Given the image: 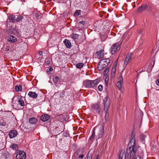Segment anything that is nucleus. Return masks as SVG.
Listing matches in <instances>:
<instances>
[{"label": "nucleus", "instance_id": "37998d69", "mask_svg": "<svg viewBox=\"0 0 159 159\" xmlns=\"http://www.w3.org/2000/svg\"><path fill=\"white\" fill-rule=\"evenodd\" d=\"M134 159H141V156L139 155H138L137 158L136 157Z\"/></svg>", "mask_w": 159, "mask_h": 159}, {"label": "nucleus", "instance_id": "864d4df0", "mask_svg": "<svg viewBox=\"0 0 159 159\" xmlns=\"http://www.w3.org/2000/svg\"><path fill=\"white\" fill-rule=\"evenodd\" d=\"M108 81H105V83L106 84H107L108 83Z\"/></svg>", "mask_w": 159, "mask_h": 159}, {"label": "nucleus", "instance_id": "13d9d810", "mask_svg": "<svg viewBox=\"0 0 159 159\" xmlns=\"http://www.w3.org/2000/svg\"><path fill=\"white\" fill-rule=\"evenodd\" d=\"M117 63V62L116 61H115V63L116 64V65H115L116 66V63Z\"/></svg>", "mask_w": 159, "mask_h": 159}, {"label": "nucleus", "instance_id": "4c0bfd02", "mask_svg": "<svg viewBox=\"0 0 159 159\" xmlns=\"http://www.w3.org/2000/svg\"><path fill=\"white\" fill-rule=\"evenodd\" d=\"M92 156L91 154H88V157L87 158H86L85 159H92Z\"/></svg>", "mask_w": 159, "mask_h": 159}, {"label": "nucleus", "instance_id": "f03ea898", "mask_svg": "<svg viewBox=\"0 0 159 159\" xmlns=\"http://www.w3.org/2000/svg\"><path fill=\"white\" fill-rule=\"evenodd\" d=\"M136 149L135 147L134 146L129 147L126 150V153L128 156L129 155V157L130 159H134L137 158L138 155H135L136 153L135 152Z\"/></svg>", "mask_w": 159, "mask_h": 159}, {"label": "nucleus", "instance_id": "9d476101", "mask_svg": "<svg viewBox=\"0 0 159 159\" xmlns=\"http://www.w3.org/2000/svg\"><path fill=\"white\" fill-rule=\"evenodd\" d=\"M92 108L93 110L97 113H99L100 111V107L98 104H95L92 105Z\"/></svg>", "mask_w": 159, "mask_h": 159}, {"label": "nucleus", "instance_id": "ddd939ff", "mask_svg": "<svg viewBox=\"0 0 159 159\" xmlns=\"http://www.w3.org/2000/svg\"><path fill=\"white\" fill-rule=\"evenodd\" d=\"M98 57L99 59L103 58L104 56V50H101L97 52Z\"/></svg>", "mask_w": 159, "mask_h": 159}, {"label": "nucleus", "instance_id": "de8ad7c7", "mask_svg": "<svg viewBox=\"0 0 159 159\" xmlns=\"http://www.w3.org/2000/svg\"><path fill=\"white\" fill-rule=\"evenodd\" d=\"M49 70L50 71H52L53 70V68L52 67H50Z\"/></svg>", "mask_w": 159, "mask_h": 159}, {"label": "nucleus", "instance_id": "f257e3e1", "mask_svg": "<svg viewBox=\"0 0 159 159\" xmlns=\"http://www.w3.org/2000/svg\"><path fill=\"white\" fill-rule=\"evenodd\" d=\"M103 102V109L104 110L106 113L105 119V121L107 122L109 120V113L108 112L110 104L109 98L107 97H106L104 98Z\"/></svg>", "mask_w": 159, "mask_h": 159}, {"label": "nucleus", "instance_id": "7c9ffc66", "mask_svg": "<svg viewBox=\"0 0 159 159\" xmlns=\"http://www.w3.org/2000/svg\"><path fill=\"white\" fill-rule=\"evenodd\" d=\"M79 36V35L78 34H74L73 33L72 34V38L74 39H78Z\"/></svg>", "mask_w": 159, "mask_h": 159}, {"label": "nucleus", "instance_id": "5fc2aeb1", "mask_svg": "<svg viewBox=\"0 0 159 159\" xmlns=\"http://www.w3.org/2000/svg\"><path fill=\"white\" fill-rule=\"evenodd\" d=\"M117 63V62L116 61H115V63L116 64V65H115L116 66V63Z\"/></svg>", "mask_w": 159, "mask_h": 159}, {"label": "nucleus", "instance_id": "9b49d317", "mask_svg": "<svg viewBox=\"0 0 159 159\" xmlns=\"http://www.w3.org/2000/svg\"><path fill=\"white\" fill-rule=\"evenodd\" d=\"M17 134V132L16 130H13L10 131L9 134V137L11 139L15 137Z\"/></svg>", "mask_w": 159, "mask_h": 159}, {"label": "nucleus", "instance_id": "72a5a7b5", "mask_svg": "<svg viewBox=\"0 0 159 159\" xmlns=\"http://www.w3.org/2000/svg\"><path fill=\"white\" fill-rule=\"evenodd\" d=\"M23 18V17L21 16H19L16 19V22H19Z\"/></svg>", "mask_w": 159, "mask_h": 159}, {"label": "nucleus", "instance_id": "aec40b11", "mask_svg": "<svg viewBox=\"0 0 159 159\" xmlns=\"http://www.w3.org/2000/svg\"><path fill=\"white\" fill-rule=\"evenodd\" d=\"M116 73V66L114 65L112 67L111 73V77L113 78L115 77Z\"/></svg>", "mask_w": 159, "mask_h": 159}, {"label": "nucleus", "instance_id": "412c9836", "mask_svg": "<svg viewBox=\"0 0 159 159\" xmlns=\"http://www.w3.org/2000/svg\"><path fill=\"white\" fill-rule=\"evenodd\" d=\"M7 120H4V118L0 120V126H5L7 125V123H6Z\"/></svg>", "mask_w": 159, "mask_h": 159}, {"label": "nucleus", "instance_id": "58836bf2", "mask_svg": "<svg viewBox=\"0 0 159 159\" xmlns=\"http://www.w3.org/2000/svg\"><path fill=\"white\" fill-rule=\"evenodd\" d=\"M3 49V50L6 52L8 51L9 50V48L7 47H6V48L4 47Z\"/></svg>", "mask_w": 159, "mask_h": 159}, {"label": "nucleus", "instance_id": "a18cd8bd", "mask_svg": "<svg viewBox=\"0 0 159 159\" xmlns=\"http://www.w3.org/2000/svg\"><path fill=\"white\" fill-rule=\"evenodd\" d=\"M80 24H82L83 25H84V23H85V22L84 21H80Z\"/></svg>", "mask_w": 159, "mask_h": 159}, {"label": "nucleus", "instance_id": "423d86ee", "mask_svg": "<svg viewBox=\"0 0 159 159\" xmlns=\"http://www.w3.org/2000/svg\"><path fill=\"white\" fill-rule=\"evenodd\" d=\"M16 159H25L26 158V153L23 151L17 150L16 151Z\"/></svg>", "mask_w": 159, "mask_h": 159}, {"label": "nucleus", "instance_id": "dca6fc26", "mask_svg": "<svg viewBox=\"0 0 159 159\" xmlns=\"http://www.w3.org/2000/svg\"><path fill=\"white\" fill-rule=\"evenodd\" d=\"M16 38L12 36H10L8 38L7 41L10 43L15 42L16 41Z\"/></svg>", "mask_w": 159, "mask_h": 159}, {"label": "nucleus", "instance_id": "393cba45", "mask_svg": "<svg viewBox=\"0 0 159 159\" xmlns=\"http://www.w3.org/2000/svg\"><path fill=\"white\" fill-rule=\"evenodd\" d=\"M95 132H94V130L92 134L90 137V138L89 139L90 140H91V141H93L94 139L95 138Z\"/></svg>", "mask_w": 159, "mask_h": 159}, {"label": "nucleus", "instance_id": "8fccbe9b", "mask_svg": "<svg viewBox=\"0 0 159 159\" xmlns=\"http://www.w3.org/2000/svg\"><path fill=\"white\" fill-rule=\"evenodd\" d=\"M139 154H143V152H142V151H141Z\"/></svg>", "mask_w": 159, "mask_h": 159}, {"label": "nucleus", "instance_id": "6ab92c4d", "mask_svg": "<svg viewBox=\"0 0 159 159\" xmlns=\"http://www.w3.org/2000/svg\"><path fill=\"white\" fill-rule=\"evenodd\" d=\"M64 43L67 48H70L71 47L70 42L69 40L65 39L64 41Z\"/></svg>", "mask_w": 159, "mask_h": 159}, {"label": "nucleus", "instance_id": "4d7b16f0", "mask_svg": "<svg viewBox=\"0 0 159 159\" xmlns=\"http://www.w3.org/2000/svg\"><path fill=\"white\" fill-rule=\"evenodd\" d=\"M117 63V62L116 61H115V63L116 64V65H115L116 66V63Z\"/></svg>", "mask_w": 159, "mask_h": 159}, {"label": "nucleus", "instance_id": "bb28decb", "mask_svg": "<svg viewBox=\"0 0 159 159\" xmlns=\"http://www.w3.org/2000/svg\"><path fill=\"white\" fill-rule=\"evenodd\" d=\"M84 65L83 63H79L76 64V67L80 69L83 67Z\"/></svg>", "mask_w": 159, "mask_h": 159}, {"label": "nucleus", "instance_id": "20e7f679", "mask_svg": "<svg viewBox=\"0 0 159 159\" xmlns=\"http://www.w3.org/2000/svg\"><path fill=\"white\" fill-rule=\"evenodd\" d=\"M122 41H119L114 44L111 47L110 51L112 54L117 52L120 49V45Z\"/></svg>", "mask_w": 159, "mask_h": 159}, {"label": "nucleus", "instance_id": "cd10ccee", "mask_svg": "<svg viewBox=\"0 0 159 159\" xmlns=\"http://www.w3.org/2000/svg\"><path fill=\"white\" fill-rule=\"evenodd\" d=\"M15 89L16 92L21 91V87L20 85H16L15 86Z\"/></svg>", "mask_w": 159, "mask_h": 159}, {"label": "nucleus", "instance_id": "f3484780", "mask_svg": "<svg viewBox=\"0 0 159 159\" xmlns=\"http://www.w3.org/2000/svg\"><path fill=\"white\" fill-rule=\"evenodd\" d=\"M28 95L31 98H36L38 96V94L35 92L30 91L28 94Z\"/></svg>", "mask_w": 159, "mask_h": 159}, {"label": "nucleus", "instance_id": "6e6d98bb", "mask_svg": "<svg viewBox=\"0 0 159 159\" xmlns=\"http://www.w3.org/2000/svg\"><path fill=\"white\" fill-rule=\"evenodd\" d=\"M117 63V62L116 61H115V63L116 64V65H115L116 66V63Z\"/></svg>", "mask_w": 159, "mask_h": 159}, {"label": "nucleus", "instance_id": "2eb2a0df", "mask_svg": "<svg viewBox=\"0 0 159 159\" xmlns=\"http://www.w3.org/2000/svg\"><path fill=\"white\" fill-rule=\"evenodd\" d=\"M49 118V116L48 115L46 114L41 116L40 119L42 121L45 122L48 120Z\"/></svg>", "mask_w": 159, "mask_h": 159}, {"label": "nucleus", "instance_id": "1a4fd4ad", "mask_svg": "<svg viewBox=\"0 0 159 159\" xmlns=\"http://www.w3.org/2000/svg\"><path fill=\"white\" fill-rule=\"evenodd\" d=\"M104 125H101L100 127V129L98 134V138H101L103 136L104 133Z\"/></svg>", "mask_w": 159, "mask_h": 159}, {"label": "nucleus", "instance_id": "473e14b6", "mask_svg": "<svg viewBox=\"0 0 159 159\" xmlns=\"http://www.w3.org/2000/svg\"><path fill=\"white\" fill-rule=\"evenodd\" d=\"M109 72V68L107 67H106V68L104 70L103 74L104 75H106Z\"/></svg>", "mask_w": 159, "mask_h": 159}, {"label": "nucleus", "instance_id": "b1692460", "mask_svg": "<svg viewBox=\"0 0 159 159\" xmlns=\"http://www.w3.org/2000/svg\"><path fill=\"white\" fill-rule=\"evenodd\" d=\"M52 80L53 82L55 84H57L59 80V77L57 75H54L53 77Z\"/></svg>", "mask_w": 159, "mask_h": 159}, {"label": "nucleus", "instance_id": "6e6552de", "mask_svg": "<svg viewBox=\"0 0 159 159\" xmlns=\"http://www.w3.org/2000/svg\"><path fill=\"white\" fill-rule=\"evenodd\" d=\"M123 83V77L122 74H120L119 77L117 80V83L116 84L117 87L120 89L121 87V85Z\"/></svg>", "mask_w": 159, "mask_h": 159}, {"label": "nucleus", "instance_id": "39448f33", "mask_svg": "<svg viewBox=\"0 0 159 159\" xmlns=\"http://www.w3.org/2000/svg\"><path fill=\"white\" fill-rule=\"evenodd\" d=\"M152 8L151 5H147L146 4H143L140 7H139L137 11L138 12H140L145 10H149Z\"/></svg>", "mask_w": 159, "mask_h": 159}, {"label": "nucleus", "instance_id": "f704fd0d", "mask_svg": "<svg viewBox=\"0 0 159 159\" xmlns=\"http://www.w3.org/2000/svg\"><path fill=\"white\" fill-rule=\"evenodd\" d=\"M145 137H146V136L143 134H142L141 135V140L142 142H144V139H145Z\"/></svg>", "mask_w": 159, "mask_h": 159}, {"label": "nucleus", "instance_id": "0eeeda50", "mask_svg": "<svg viewBox=\"0 0 159 159\" xmlns=\"http://www.w3.org/2000/svg\"><path fill=\"white\" fill-rule=\"evenodd\" d=\"M133 58V54L130 53H128L126 56V59L124 61V65L126 66L129 61Z\"/></svg>", "mask_w": 159, "mask_h": 159}, {"label": "nucleus", "instance_id": "c9c22d12", "mask_svg": "<svg viewBox=\"0 0 159 159\" xmlns=\"http://www.w3.org/2000/svg\"><path fill=\"white\" fill-rule=\"evenodd\" d=\"M80 10H77L75 11V12L74 13V14L75 15L78 16L80 14Z\"/></svg>", "mask_w": 159, "mask_h": 159}, {"label": "nucleus", "instance_id": "f8f14e48", "mask_svg": "<svg viewBox=\"0 0 159 159\" xmlns=\"http://www.w3.org/2000/svg\"><path fill=\"white\" fill-rule=\"evenodd\" d=\"M126 153L124 150H122L119 155V159H126Z\"/></svg>", "mask_w": 159, "mask_h": 159}, {"label": "nucleus", "instance_id": "ea45409f", "mask_svg": "<svg viewBox=\"0 0 159 159\" xmlns=\"http://www.w3.org/2000/svg\"><path fill=\"white\" fill-rule=\"evenodd\" d=\"M84 156L83 154H81L80 155H79L78 156V157L80 158H83Z\"/></svg>", "mask_w": 159, "mask_h": 159}, {"label": "nucleus", "instance_id": "2f4dec72", "mask_svg": "<svg viewBox=\"0 0 159 159\" xmlns=\"http://www.w3.org/2000/svg\"><path fill=\"white\" fill-rule=\"evenodd\" d=\"M18 103L21 106H24V102L23 101L19 100L18 101Z\"/></svg>", "mask_w": 159, "mask_h": 159}, {"label": "nucleus", "instance_id": "a878e982", "mask_svg": "<svg viewBox=\"0 0 159 159\" xmlns=\"http://www.w3.org/2000/svg\"><path fill=\"white\" fill-rule=\"evenodd\" d=\"M10 147L13 150H16L18 149V146L16 144H12L11 145Z\"/></svg>", "mask_w": 159, "mask_h": 159}, {"label": "nucleus", "instance_id": "4be33fe9", "mask_svg": "<svg viewBox=\"0 0 159 159\" xmlns=\"http://www.w3.org/2000/svg\"><path fill=\"white\" fill-rule=\"evenodd\" d=\"M8 19L11 22H14L15 21L16 17L14 15H11L8 17Z\"/></svg>", "mask_w": 159, "mask_h": 159}, {"label": "nucleus", "instance_id": "c03bdc74", "mask_svg": "<svg viewBox=\"0 0 159 159\" xmlns=\"http://www.w3.org/2000/svg\"><path fill=\"white\" fill-rule=\"evenodd\" d=\"M142 31L143 30H140L139 31V34H141L140 36H141L142 35V34H141V33L142 32Z\"/></svg>", "mask_w": 159, "mask_h": 159}, {"label": "nucleus", "instance_id": "09e8293b", "mask_svg": "<svg viewBox=\"0 0 159 159\" xmlns=\"http://www.w3.org/2000/svg\"><path fill=\"white\" fill-rule=\"evenodd\" d=\"M80 151V150H78V151H77V154H79V152Z\"/></svg>", "mask_w": 159, "mask_h": 159}, {"label": "nucleus", "instance_id": "e433bc0d", "mask_svg": "<svg viewBox=\"0 0 159 159\" xmlns=\"http://www.w3.org/2000/svg\"><path fill=\"white\" fill-rule=\"evenodd\" d=\"M103 89L102 86V85H99L98 87V89L100 91H101Z\"/></svg>", "mask_w": 159, "mask_h": 159}, {"label": "nucleus", "instance_id": "a19ab883", "mask_svg": "<svg viewBox=\"0 0 159 159\" xmlns=\"http://www.w3.org/2000/svg\"><path fill=\"white\" fill-rule=\"evenodd\" d=\"M156 83L157 85L159 86V79H157L156 81Z\"/></svg>", "mask_w": 159, "mask_h": 159}, {"label": "nucleus", "instance_id": "4468645a", "mask_svg": "<svg viewBox=\"0 0 159 159\" xmlns=\"http://www.w3.org/2000/svg\"><path fill=\"white\" fill-rule=\"evenodd\" d=\"M100 61L103 64V65H104L106 67L109 64L110 60L109 58L104 59Z\"/></svg>", "mask_w": 159, "mask_h": 159}, {"label": "nucleus", "instance_id": "c85d7f7f", "mask_svg": "<svg viewBox=\"0 0 159 159\" xmlns=\"http://www.w3.org/2000/svg\"><path fill=\"white\" fill-rule=\"evenodd\" d=\"M65 92L64 90H63L62 92H60L59 94L60 98H61L64 97L65 96Z\"/></svg>", "mask_w": 159, "mask_h": 159}, {"label": "nucleus", "instance_id": "49530a36", "mask_svg": "<svg viewBox=\"0 0 159 159\" xmlns=\"http://www.w3.org/2000/svg\"><path fill=\"white\" fill-rule=\"evenodd\" d=\"M143 71V70H140L139 72H138V71H137V73H138V74H140Z\"/></svg>", "mask_w": 159, "mask_h": 159}, {"label": "nucleus", "instance_id": "603ef678", "mask_svg": "<svg viewBox=\"0 0 159 159\" xmlns=\"http://www.w3.org/2000/svg\"><path fill=\"white\" fill-rule=\"evenodd\" d=\"M98 155H97V159H98Z\"/></svg>", "mask_w": 159, "mask_h": 159}, {"label": "nucleus", "instance_id": "5701e85b", "mask_svg": "<svg viewBox=\"0 0 159 159\" xmlns=\"http://www.w3.org/2000/svg\"><path fill=\"white\" fill-rule=\"evenodd\" d=\"M29 121L31 124H34L37 122V120L35 118L33 117L30 118L29 119Z\"/></svg>", "mask_w": 159, "mask_h": 159}, {"label": "nucleus", "instance_id": "7ed1b4c3", "mask_svg": "<svg viewBox=\"0 0 159 159\" xmlns=\"http://www.w3.org/2000/svg\"><path fill=\"white\" fill-rule=\"evenodd\" d=\"M98 82V80H87L84 82L83 85L86 88H92L97 85Z\"/></svg>", "mask_w": 159, "mask_h": 159}, {"label": "nucleus", "instance_id": "a211bd4d", "mask_svg": "<svg viewBox=\"0 0 159 159\" xmlns=\"http://www.w3.org/2000/svg\"><path fill=\"white\" fill-rule=\"evenodd\" d=\"M106 67V66H105L104 65H103V64L102 63L101 61H100L98 63V69L99 70H102Z\"/></svg>", "mask_w": 159, "mask_h": 159}, {"label": "nucleus", "instance_id": "c756f323", "mask_svg": "<svg viewBox=\"0 0 159 159\" xmlns=\"http://www.w3.org/2000/svg\"><path fill=\"white\" fill-rule=\"evenodd\" d=\"M11 31L13 34H17L18 33L17 30L16 29H13L12 30H11Z\"/></svg>", "mask_w": 159, "mask_h": 159}, {"label": "nucleus", "instance_id": "79ce46f5", "mask_svg": "<svg viewBox=\"0 0 159 159\" xmlns=\"http://www.w3.org/2000/svg\"><path fill=\"white\" fill-rule=\"evenodd\" d=\"M43 52L42 51H40L39 52V54L40 56H41L43 55Z\"/></svg>", "mask_w": 159, "mask_h": 159}, {"label": "nucleus", "instance_id": "3c124183", "mask_svg": "<svg viewBox=\"0 0 159 159\" xmlns=\"http://www.w3.org/2000/svg\"><path fill=\"white\" fill-rule=\"evenodd\" d=\"M139 75V74H138V73H137V75L136 76L138 78Z\"/></svg>", "mask_w": 159, "mask_h": 159}]
</instances>
